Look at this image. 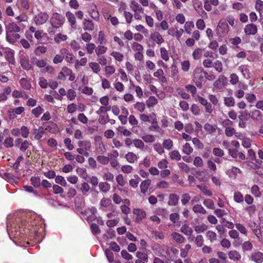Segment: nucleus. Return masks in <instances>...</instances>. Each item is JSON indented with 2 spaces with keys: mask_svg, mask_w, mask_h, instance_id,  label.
Segmentation results:
<instances>
[{
  "mask_svg": "<svg viewBox=\"0 0 263 263\" xmlns=\"http://www.w3.org/2000/svg\"><path fill=\"white\" fill-rule=\"evenodd\" d=\"M20 64L22 68L26 70H29L32 68L31 65L29 63L28 59L24 56L20 58Z\"/></svg>",
  "mask_w": 263,
  "mask_h": 263,
  "instance_id": "obj_25",
  "label": "nucleus"
},
{
  "mask_svg": "<svg viewBox=\"0 0 263 263\" xmlns=\"http://www.w3.org/2000/svg\"><path fill=\"white\" fill-rule=\"evenodd\" d=\"M154 250H156L157 253V254L159 256H163L165 253H167L168 250V247L165 245H156L154 246Z\"/></svg>",
  "mask_w": 263,
  "mask_h": 263,
  "instance_id": "obj_13",
  "label": "nucleus"
},
{
  "mask_svg": "<svg viewBox=\"0 0 263 263\" xmlns=\"http://www.w3.org/2000/svg\"><path fill=\"white\" fill-rule=\"evenodd\" d=\"M67 76H69L68 79L70 81H73L76 78L75 74L71 69L66 66L63 67L61 71L58 73L57 79L64 81Z\"/></svg>",
  "mask_w": 263,
  "mask_h": 263,
  "instance_id": "obj_5",
  "label": "nucleus"
},
{
  "mask_svg": "<svg viewBox=\"0 0 263 263\" xmlns=\"http://www.w3.org/2000/svg\"><path fill=\"white\" fill-rule=\"evenodd\" d=\"M107 50V48L106 47L102 45H100L96 47L95 49V52L97 55H100L101 54L105 53L106 52Z\"/></svg>",
  "mask_w": 263,
  "mask_h": 263,
  "instance_id": "obj_60",
  "label": "nucleus"
},
{
  "mask_svg": "<svg viewBox=\"0 0 263 263\" xmlns=\"http://www.w3.org/2000/svg\"><path fill=\"white\" fill-rule=\"evenodd\" d=\"M207 72L201 67H197L194 71L193 81L196 86L200 87L205 82V76Z\"/></svg>",
  "mask_w": 263,
  "mask_h": 263,
  "instance_id": "obj_3",
  "label": "nucleus"
},
{
  "mask_svg": "<svg viewBox=\"0 0 263 263\" xmlns=\"http://www.w3.org/2000/svg\"><path fill=\"white\" fill-rule=\"evenodd\" d=\"M104 17L107 22H109L115 27H116L119 24V20L116 16H112L107 13L104 14Z\"/></svg>",
  "mask_w": 263,
  "mask_h": 263,
  "instance_id": "obj_20",
  "label": "nucleus"
},
{
  "mask_svg": "<svg viewBox=\"0 0 263 263\" xmlns=\"http://www.w3.org/2000/svg\"><path fill=\"white\" fill-rule=\"evenodd\" d=\"M193 211L197 214H200L205 215L207 214V211L204 208L202 205L200 204H195L192 208Z\"/></svg>",
  "mask_w": 263,
  "mask_h": 263,
  "instance_id": "obj_27",
  "label": "nucleus"
},
{
  "mask_svg": "<svg viewBox=\"0 0 263 263\" xmlns=\"http://www.w3.org/2000/svg\"><path fill=\"white\" fill-rule=\"evenodd\" d=\"M193 164L197 167H202L203 166V161L199 156H196L193 160Z\"/></svg>",
  "mask_w": 263,
  "mask_h": 263,
  "instance_id": "obj_59",
  "label": "nucleus"
},
{
  "mask_svg": "<svg viewBox=\"0 0 263 263\" xmlns=\"http://www.w3.org/2000/svg\"><path fill=\"white\" fill-rule=\"evenodd\" d=\"M89 66L95 73H98L101 70L99 64L96 62L89 63Z\"/></svg>",
  "mask_w": 263,
  "mask_h": 263,
  "instance_id": "obj_54",
  "label": "nucleus"
},
{
  "mask_svg": "<svg viewBox=\"0 0 263 263\" xmlns=\"http://www.w3.org/2000/svg\"><path fill=\"white\" fill-rule=\"evenodd\" d=\"M224 104L228 107H234L235 104V99L233 97H224Z\"/></svg>",
  "mask_w": 263,
  "mask_h": 263,
  "instance_id": "obj_34",
  "label": "nucleus"
},
{
  "mask_svg": "<svg viewBox=\"0 0 263 263\" xmlns=\"http://www.w3.org/2000/svg\"><path fill=\"white\" fill-rule=\"evenodd\" d=\"M49 18V15L46 12H40L34 17V21L36 25H41L45 23Z\"/></svg>",
  "mask_w": 263,
  "mask_h": 263,
  "instance_id": "obj_7",
  "label": "nucleus"
},
{
  "mask_svg": "<svg viewBox=\"0 0 263 263\" xmlns=\"http://www.w3.org/2000/svg\"><path fill=\"white\" fill-rule=\"evenodd\" d=\"M229 31V27L225 22L220 21L217 27V32L219 35H224Z\"/></svg>",
  "mask_w": 263,
  "mask_h": 263,
  "instance_id": "obj_10",
  "label": "nucleus"
},
{
  "mask_svg": "<svg viewBox=\"0 0 263 263\" xmlns=\"http://www.w3.org/2000/svg\"><path fill=\"white\" fill-rule=\"evenodd\" d=\"M29 218L25 216V214L17 213L12 215H9L7 222V228L8 232L9 231H17L20 230V232H26L25 229H30L29 224Z\"/></svg>",
  "mask_w": 263,
  "mask_h": 263,
  "instance_id": "obj_1",
  "label": "nucleus"
},
{
  "mask_svg": "<svg viewBox=\"0 0 263 263\" xmlns=\"http://www.w3.org/2000/svg\"><path fill=\"white\" fill-rule=\"evenodd\" d=\"M202 55V49L197 48L195 49L192 53L193 58L194 60H198L200 59Z\"/></svg>",
  "mask_w": 263,
  "mask_h": 263,
  "instance_id": "obj_55",
  "label": "nucleus"
},
{
  "mask_svg": "<svg viewBox=\"0 0 263 263\" xmlns=\"http://www.w3.org/2000/svg\"><path fill=\"white\" fill-rule=\"evenodd\" d=\"M83 29L85 30L92 31L94 29V24L92 21L85 19L83 23Z\"/></svg>",
  "mask_w": 263,
  "mask_h": 263,
  "instance_id": "obj_32",
  "label": "nucleus"
},
{
  "mask_svg": "<svg viewBox=\"0 0 263 263\" xmlns=\"http://www.w3.org/2000/svg\"><path fill=\"white\" fill-rule=\"evenodd\" d=\"M197 187L205 195L208 196H212V192L208 189V187L205 185H197Z\"/></svg>",
  "mask_w": 263,
  "mask_h": 263,
  "instance_id": "obj_51",
  "label": "nucleus"
},
{
  "mask_svg": "<svg viewBox=\"0 0 263 263\" xmlns=\"http://www.w3.org/2000/svg\"><path fill=\"white\" fill-rule=\"evenodd\" d=\"M195 10L197 12L199 15L205 18L207 17L206 13L202 9L201 4H199L195 6Z\"/></svg>",
  "mask_w": 263,
  "mask_h": 263,
  "instance_id": "obj_45",
  "label": "nucleus"
},
{
  "mask_svg": "<svg viewBox=\"0 0 263 263\" xmlns=\"http://www.w3.org/2000/svg\"><path fill=\"white\" fill-rule=\"evenodd\" d=\"M229 258L234 261H238L241 259V255L236 250H231L228 252Z\"/></svg>",
  "mask_w": 263,
  "mask_h": 263,
  "instance_id": "obj_26",
  "label": "nucleus"
},
{
  "mask_svg": "<svg viewBox=\"0 0 263 263\" xmlns=\"http://www.w3.org/2000/svg\"><path fill=\"white\" fill-rule=\"evenodd\" d=\"M29 129L26 126L23 125L20 128V135L24 138H27L29 134Z\"/></svg>",
  "mask_w": 263,
  "mask_h": 263,
  "instance_id": "obj_49",
  "label": "nucleus"
},
{
  "mask_svg": "<svg viewBox=\"0 0 263 263\" xmlns=\"http://www.w3.org/2000/svg\"><path fill=\"white\" fill-rule=\"evenodd\" d=\"M256 206L255 205H251L246 207L245 211L248 213L250 216H252L256 211Z\"/></svg>",
  "mask_w": 263,
  "mask_h": 263,
  "instance_id": "obj_63",
  "label": "nucleus"
},
{
  "mask_svg": "<svg viewBox=\"0 0 263 263\" xmlns=\"http://www.w3.org/2000/svg\"><path fill=\"white\" fill-rule=\"evenodd\" d=\"M66 17L71 27L74 30L77 29V22L75 15L70 11H67L66 13Z\"/></svg>",
  "mask_w": 263,
  "mask_h": 263,
  "instance_id": "obj_17",
  "label": "nucleus"
},
{
  "mask_svg": "<svg viewBox=\"0 0 263 263\" xmlns=\"http://www.w3.org/2000/svg\"><path fill=\"white\" fill-rule=\"evenodd\" d=\"M180 231L187 236H191L193 233L192 229L186 224L182 225L180 229Z\"/></svg>",
  "mask_w": 263,
  "mask_h": 263,
  "instance_id": "obj_38",
  "label": "nucleus"
},
{
  "mask_svg": "<svg viewBox=\"0 0 263 263\" xmlns=\"http://www.w3.org/2000/svg\"><path fill=\"white\" fill-rule=\"evenodd\" d=\"M179 196L178 195L173 193L170 194L168 196L167 204L170 206H176L178 204Z\"/></svg>",
  "mask_w": 263,
  "mask_h": 263,
  "instance_id": "obj_19",
  "label": "nucleus"
},
{
  "mask_svg": "<svg viewBox=\"0 0 263 263\" xmlns=\"http://www.w3.org/2000/svg\"><path fill=\"white\" fill-rule=\"evenodd\" d=\"M177 165L179 169L182 172L187 173L190 171V167L184 162H179Z\"/></svg>",
  "mask_w": 263,
  "mask_h": 263,
  "instance_id": "obj_64",
  "label": "nucleus"
},
{
  "mask_svg": "<svg viewBox=\"0 0 263 263\" xmlns=\"http://www.w3.org/2000/svg\"><path fill=\"white\" fill-rule=\"evenodd\" d=\"M151 39L159 45L161 44L164 41L162 35L158 32L151 33Z\"/></svg>",
  "mask_w": 263,
  "mask_h": 263,
  "instance_id": "obj_22",
  "label": "nucleus"
},
{
  "mask_svg": "<svg viewBox=\"0 0 263 263\" xmlns=\"http://www.w3.org/2000/svg\"><path fill=\"white\" fill-rule=\"evenodd\" d=\"M64 22V16L57 12L53 13L50 18V23L52 27L54 28H59L62 27Z\"/></svg>",
  "mask_w": 263,
  "mask_h": 263,
  "instance_id": "obj_4",
  "label": "nucleus"
},
{
  "mask_svg": "<svg viewBox=\"0 0 263 263\" xmlns=\"http://www.w3.org/2000/svg\"><path fill=\"white\" fill-rule=\"evenodd\" d=\"M162 146L164 149L169 151L173 146V142L171 139H165L163 141Z\"/></svg>",
  "mask_w": 263,
  "mask_h": 263,
  "instance_id": "obj_43",
  "label": "nucleus"
},
{
  "mask_svg": "<svg viewBox=\"0 0 263 263\" xmlns=\"http://www.w3.org/2000/svg\"><path fill=\"white\" fill-rule=\"evenodd\" d=\"M191 246L190 244H187L185 246L184 248L181 249L180 256L183 258H186L188 255V252L191 249Z\"/></svg>",
  "mask_w": 263,
  "mask_h": 263,
  "instance_id": "obj_42",
  "label": "nucleus"
},
{
  "mask_svg": "<svg viewBox=\"0 0 263 263\" xmlns=\"http://www.w3.org/2000/svg\"><path fill=\"white\" fill-rule=\"evenodd\" d=\"M97 160L100 163H101L103 165L107 164L110 161V159H109V157H106V156H102V155L98 156L97 157Z\"/></svg>",
  "mask_w": 263,
  "mask_h": 263,
  "instance_id": "obj_50",
  "label": "nucleus"
},
{
  "mask_svg": "<svg viewBox=\"0 0 263 263\" xmlns=\"http://www.w3.org/2000/svg\"><path fill=\"white\" fill-rule=\"evenodd\" d=\"M31 184L35 187H39L41 186V179L39 177L33 176L30 179Z\"/></svg>",
  "mask_w": 263,
  "mask_h": 263,
  "instance_id": "obj_56",
  "label": "nucleus"
},
{
  "mask_svg": "<svg viewBox=\"0 0 263 263\" xmlns=\"http://www.w3.org/2000/svg\"><path fill=\"white\" fill-rule=\"evenodd\" d=\"M4 145L7 148H10L14 145V140L12 137H7L5 139Z\"/></svg>",
  "mask_w": 263,
  "mask_h": 263,
  "instance_id": "obj_61",
  "label": "nucleus"
},
{
  "mask_svg": "<svg viewBox=\"0 0 263 263\" xmlns=\"http://www.w3.org/2000/svg\"><path fill=\"white\" fill-rule=\"evenodd\" d=\"M197 100L201 104L205 107L206 112L211 114L213 111L214 108L212 105L206 99L200 96H198Z\"/></svg>",
  "mask_w": 263,
  "mask_h": 263,
  "instance_id": "obj_8",
  "label": "nucleus"
},
{
  "mask_svg": "<svg viewBox=\"0 0 263 263\" xmlns=\"http://www.w3.org/2000/svg\"><path fill=\"white\" fill-rule=\"evenodd\" d=\"M250 259L256 263H262L263 253L258 251L253 252L251 254Z\"/></svg>",
  "mask_w": 263,
  "mask_h": 263,
  "instance_id": "obj_12",
  "label": "nucleus"
},
{
  "mask_svg": "<svg viewBox=\"0 0 263 263\" xmlns=\"http://www.w3.org/2000/svg\"><path fill=\"white\" fill-rule=\"evenodd\" d=\"M24 160V157L23 155H20L17 158L15 162L13 164L12 167L14 170H15V172H18L19 171V166L20 162Z\"/></svg>",
  "mask_w": 263,
  "mask_h": 263,
  "instance_id": "obj_52",
  "label": "nucleus"
},
{
  "mask_svg": "<svg viewBox=\"0 0 263 263\" xmlns=\"http://www.w3.org/2000/svg\"><path fill=\"white\" fill-rule=\"evenodd\" d=\"M203 204L208 209L214 210L215 209V204L211 199H205L203 201Z\"/></svg>",
  "mask_w": 263,
  "mask_h": 263,
  "instance_id": "obj_47",
  "label": "nucleus"
},
{
  "mask_svg": "<svg viewBox=\"0 0 263 263\" xmlns=\"http://www.w3.org/2000/svg\"><path fill=\"white\" fill-rule=\"evenodd\" d=\"M151 184V180L149 179L143 181L140 185L141 192L143 194H145L148 191Z\"/></svg>",
  "mask_w": 263,
  "mask_h": 263,
  "instance_id": "obj_24",
  "label": "nucleus"
},
{
  "mask_svg": "<svg viewBox=\"0 0 263 263\" xmlns=\"http://www.w3.org/2000/svg\"><path fill=\"white\" fill-rule=\"evenodd\" d=\"M130 7L134 12H141L142 14L144 13V9L138 3L134 1L131 2Z\"/></svg>",
  "mask_w": 263,
  "mask_h": 263,
  "instance_id": "obj_29",
  "label": "nucleus"
},
{
  "mask_svg": "<svg viewBox=\"0 0 263 263\" xmlns=\"http://www.w3.org/2000/svg\"><path fill=\"white\" fill-rule=\"evenodd\" d=\"M241 248L243 252L251 251L253 246L250 241H246L241 244Z\"/></svg>",
  "mask_w": 263,
  "mask_h": 263,
  "instance_id": "obj_37",
  "label": "nucleus"
},
{
  "mask_svg": "<svg viewBox=\"0 0 263 263\" xmlns=\"http://www.w3.org/2000/svg\"><path fill=\"white\" fill-rule=\"evenodd\" d=\"M240 170L236 167L233 166L231 168L227 170L226 173L230 178H235L238 174L241 173Z\"/></svg>",
  "mask_w": 263,
  "mask_h": 263,
  "instance_id": "obj_23",
  "label": "nucleus"
},
{
  "mask_svg": "<svg viewBox=\"0 0 263 263\" xmlns=\"http://www.w3.org/2000/svg\"><path fill=\"white\" fill-rule=\"evenodd\" d=\"M32 62L40 68H43L46 65V62L44 60H37L36 58H34L32 60Z\"/></svg>",
  "mask_w": 263,
  "mask_h": 263,
  "instance_id": "obj_57",
  "label": "nucleus"
},
{
  "mask_svg": "<svg viewBox=\"0 0 263 263\" xmlns=\"http://www.w3.org/2000/svg\"><path fill=\"white\" fill-rule=\"evenodd\" d=\"M152 116H153L154 118H153L152 121L150 122L151 123V125L149 127V129L151 130H154L157 132H159L160 127L158 124L157 118H156V114L152 113L150 115V117H152Z\"/></svg>",
  "mask_w": 263,
  "mask_h": 263,
  "instance_id": "obj_21",
  "label": "nucleus"
},
{
  "mask_svg": "<svg viewBox=\"0 0 263 263\" xmlns=\"http://www.w3.org/2000/svg\"><path fill=\"white\" fill-rule=\"evenodd\" d=\"M55 182L57 184H59L63 186H66L67 185V182L65 178L60 175L56 176L55 177Z\"/></svg>",
  "mask_w": 263,
  "mask_h": 263,
  "instance_id": "obj_58",
  "label": "nucleus"
},
{
  "mask_svg": "<svg viewBox=\"0 0 263 263\" xmlns=\"http://www.w3.org/2000/svg\"><path fill=\"white\" fill-rule=\"evenodd\" d=\"M133 214L136 216L135 220L137 223L139 222L143 219L145 218L146 215L145 212L143 210L140 209H134L133 210Z\"/></svg>",
  "mask_w": 263,
  "mask_h": 263,
  "instance_id": "obj_16",
  "label": "nucleus"
},
{
  "mask_svg": "<svg viewBox=\"0 0 263 263\" xmlns=\"http://www.w3.org/2000/svg\"><path fill=\"white\" fill-rule=\"evenodd\" d=\"M20 84L21 87L26 90H30L31 87V85L30 81L26 78H23L20 80Z\"/></svg>",
  "mask_w": 263,
  "mask_h": 263,
  "instance_id": "obj_30",
  "label": "nucleus"
},
{
  "mask_svg": "<svg viewBox=\"0 0 263 263\" xmlns=\"http://www.w3.org/2000/svg\"><path fill=\"white\" fill-rule=\"evenodd\" d=\"M171 236L173 240L178 243H182L185 240V238L179 233L173 232Z\"/></svg>",
  "mask_w": 263,
  "mask_h": 263,
  "instance_id": "obj_31",
  "label": "nucleus"
},
{
  "mask_svg": "<svg viewBox=\"0 0 263 263\" xmlns=\"http://www.w3.org/2000/svg\"><path fill=\"white\" fill-rule=\"evenodd\" d=\"M239 71L241 72L243 78L248 80L250 78V71L249 66L248 65H241L238 67Z\"/></svg>",
  "mask_w": 263,
  "mask_h": 263,
  "instance_id": "obj_15",
  "label": "nucleus"
},
{
  "mask_svg": "<svg viewBox=\"0 0 263 263\" xmlns=\"http://www.w3.org/2000/svg\"><path fill=\"white\" fill-rule=\"evenodd\" d=\"M100 190L104 193H106L109 191L110 189V184L106 182H102L99 184Z\"/></svg>",
  "mask_w": 263,
  "mask_h": 263,
  "instance_id": "obj_40",
  "label": "nucleus"
},
{
  "mask_svg": "<svg viewBox=\"0 0 263 263\" xmlns=\"http://www.w3.org/2000/svg\"><path fill=\"white\" fill-rule=\"evenodd\" d=\"M60 53L64 54V58L65 60L69 63H72L74 60V56L72 53H70L68 49L66 48H62L60 50Z\"/></svg>",
  "mask_w": 263,
  "mask_h": 263,
  "instance_id": "obj_18",
  "label": "nucleus"
},
{
  "mask_svg": "<svg viewBox=\"0 0 263 263\" xmlns=\"http://www.w3.org/2000/svg\"><path fill=\"white\" fill-rule=\"evenodd\" d=\"M122 11H123L124 12V16L125 18L126 23L128 24H130L132 22V18L133 17V14L129 12L126 11L122 8H120L119 9V11L121 12Z\"/></svg>",
  "mask_w": 263,
  "mask_h": 263,
  "instance_id": "obj_44",
  "label": "nucleus"
},
{
  "mask_svg": "<svg viewBox=\"0 0 263 263\" xmlns=\"http://www.w3.org/2000/svg\"><path fill=\"white\" fill-rule=\"evenodd\" d=\"M68 37L66 35L61 33H58L54 36V41L57 43H60L62 41H65L67 39Z\"/></svg>",
  "mask_w": 263,
  "mask_h": 263,
  "instance_id": "obj_62",
  "label": "nucleus"
},
{
  "mask_svg": "<svg viewBox=\"0 0 263 263\" xmlns=\"http://www.w3.org/2000/svg\"><path fill=\"white\" fill-rule=\"evenodd\" d=\"M78 145L79 147L84 148L85 151H89L91 148V143L88 141H79Z\"/></svg>",
  "mask_w": 263,
  "mask_h": 263,
  "instance_id": "obj_39",
  "label": "nucleus"
},
{
  "mask_svg": "<svg viewBox=\"0 0 263 263\" xmlns=\"http://www.w3.org/2000/svg\"><path fill=\"white\" fill-rule=\"evenodd\" d=\"M217 126L215 124L212 125L210 123H206L204 125V130L209 134H212L216 132Z\"/></svg>",
  "mask_w": 263,
  "mask_h": 263,
  "instance_id": "obj_36",
  "label": "nucleus"
},
{
  "mask_svg": "<svg viewBox=\"0 0 263 263\" xmlns=\"http://www.w3.org/2000/svg\"><path fill=\"white\" fill-rule=\"evenodd\" d=\"M169 157L172 160L179 161L181 159V156L177 150H174L168 154Z\"/></svg>",
  "mask_w": 263,
  "mask_h": 263,
  "instance_id": "obj_33",
  "label": "nucleus"
},
{
  "mask_svg": "<svg viewBox=\"0 0 263 263\" xmlns=\"http://www.w3.org/2000/svg\"><path fill=\"white\" fill-rule=\"evenodd\" d=\"M3 53L4 54L6 60L10 64L12 65L15 64L14 52L13 50L10 48H6L4 49Z\"/></svg>",
  "mask_w": 263,
  "mask_h": 263,
  "instance_id": "obj_9",
  "label": "nucleus"
},
{
  "mask_svg": "<svg viewBox=\"0 0 263 263\" xmlns=\"http://www.w3.org/2000/svg\"><path fill=\"white\" fill-rule=\"evenodd\" d=\"M134 177V178L129 180V183L132 187L136 188L138 186L140 178L137 175H135Z\"/></svg>",
  "mask_w": 263,
  "mask_h": 263,
  "instance_id": "obj_48",
  "label": "nucleus"
},
{
  "mask_svg": "<svg viewBox=\"0 0 263 263\" xmlns=\"http://www.w3.org/2000/svg\"><path fill=\"white\" fill-rule=\"evenodd\" d=\"M146 105L150 108L158 103V100L154 96H151L146 101Z\"/></svg>",
  "mask_w": 263,
  "mask_h": 263,
  "instance_id": "obj_46",
  "label": "nucleus"
},
{
  "mask_svg": "<svg viewBox=\"0 0 263 263\" xmlns=\"http://www.w3.org/2000/svg\"><path fill=\"white\" fill-rule=\"evenodd\" d=\"M182 152L184 154L189 155L193 152V148L189 143H186L183 146Z\"/></svg>",
  "mask_w": 263,
  "mask_h": 263,
  "instance_id": "obj_53",
  "label": "nucleus"
},
{
  "mask_svg": "<svg viewBox=\"0 0 263 263\" xmlns=\"http://www.w3.org/2000/svg\"><path fill=\"white\" fill-rule=\"evenodd\" d=\"M32 135L36 140H40L43 136L45 131L44 127L40 126L38 128H33L32 130Z\"/></svg>",
  "mask_w": 263,
  "mask_h": 263,
  "instance_id": "obj_14",
  "label": "nucleus"
},
{
  "mask_svg": "<svg viewBox=\"0 0 263 263\" xmlns=\"http://www.w3.org/2000/svg\"><path fill=\"white\" fill-rule=\"evenodd\" d=\"M244 32L247 35H255L257 32V27L253 23L247 24L244 28Z\"/></svg>",
  "mask_w": 263,
  "mask_h": 263,
  "instance_id": "obj_11",
  "label": "nucleus"
},
{
  "mask_svg": "<svg viewBox=\"0 0 263 263\" xmlns=\"http://www.w3.org/2000/svg\"><path fill=\"white\" fill-rule=\"evenodd\" d=\"M262 115L261 112L257 109L253 110L249 114V117H250L254 120H258L262 117Z\"/></svg>",
  "mask_w": 263,
  "mask_h": 263,
  "instance_id": "obj_35",
  "label": "nucleus"
},
{
  "mask_svg": "<svg viewBox=\"0 0 263 263\" xmlns=\"http://www.w3.org/2000/svg\"><path fill=\"white\" fill-rule=\"evenodd\" d=\"M14 145L21 152H25L32 145V143L27 140H24L21 138H17L14 141Z\"/></svg>",
  "mask_w": 263,
  "mask_h": 263,
  "instance_id": "obj_6",
  "label": "nucleus"
},
{
  "mask_svg": "<svg viewBox=\"0 0 263 263\" xmlns=\"http://www.w3.org/2000/svg\"><path fill=\"white\" fill-rule=\"evenodd\" d=\"M111 205V201L110 199L103 198L100 202V209L108 208Z\"/></svg>",
  "mask_w": 263,
  "mask_h": 263,
  "instance_id": "obj_41",
  "label": "nucleus"
},
{
  "mask_svg": "<svg viewBox=\"0 0 263 263\" xmlns=\"http://www.w3.org/2000/svg\"><path fill=\"white\" fill-rule=\"evenodd\" d=\"M125 158L129 163H133L138 160V157L133 152H130L125 155Z\"/></svg>",
  "mask_w": 263,
  "mask_h": 263,
  "instance_id": "obj_28",
  "label": "nucleus"
},
{
  "mask_svg": "<svg viewBox=\"0 0 263 263\" xmlns=\"http://www.w3.org/2000/svg\"><path fill=\"white\" fill-rule=\"evenodd\" d=\"M6 40L10 43H14L21 37L19 32L20 27L15 23H10L6 25Z\"/></svg>",
  "mask_w": 263,
  "mask_h": 263,
  "instance_id": "obj_2",
  "label": "nucleus"
}]
</instances>
